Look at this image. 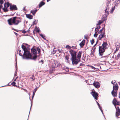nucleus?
<instances>
[{
    "mask_svg": "<svg viewBox=\"0 0 120 120\" xmlns=\"http://www.w3.org/2000/svg\"><path fill=\"white\" fill-rule=\"evenodd\" d=\"M55 64L56 65V66H59L60 64L56 62H55Z\"/></svg>",
    "mask_w": 120,
    "mask_h": 120,
    "instance_id": "30",
    "label": "nucleus"
},
{
    "mask_svg": "<svg viewBox=\"0 0 120 120\" xmlns=\"http://www.w3.org/2000/svg\"><path fill=\"white\" fill-rule=\"evenodd\" d=\"M97 33V32H95V34L94 35V36L96 38L97 37V36L98 35V34H96Z\"/></svg>",
    "mask_w": 120,
    "mask_h": 120,
    "instance_id": "34",
    "label": "nucleus"
},
{
    "mask_svg": "<svg viewBox=\"0 0 120 120\" xmlns=\"http://www.w3.org/2000/svg\"><path fill=\"white\" fill-rule=\"evenodd\" d=\"M104 57H106V56H104Z\"/></svg>",
    "mask_w": 120,
    "mask_h": 120,
    "instance_id": "60",
    "label": "nucleus"
},
{
    "mask_svg": "<svg viewBox=\"0 0 120 120\" xmlns=\"http://www.w3.org/2000/svg\"><path fill=\"white\" fill-rule=\"evenodd\" d=\"M36 21V20H34V21L33 22V23L34 24H35L36 23H35V22Z\"/></svg>",
    "mask_w": 120,
    "mask_h": 120,
    "instance_id": "44",
    "label": "nucleus"
},
{
    "mask_svg": "<svg viewBox=\"0 0 120 120\" xmlns=\"http://www.w3.org/2000/svg\"><path fill=\"white\" fill-rule=\"evenodd\" d=\"M108 45L107 43L105 42L102 44V46H99V52L100 56H101L103 55V53L105 51V49L108 47Z\"/></svg>",
    "mask_w": 120,
    "mask_h": 120,
    "instance_id": "3",
    "label": "nucleus"
},
{
    "mask_svg": "<svg viewBox=\"0 0 120 120\" xmlns=\"http://www.w3.org/2000/svg\"><path fill=\"white\" fill-rule=\"evenodd\" d=\"M120 3V0L116 1L115 3V6H117Z\"/></svg>",
    "mask_w": 120,
    "mask_h": 120,
    "instance_id": "12",
    "label": "nucleus"
},
{
    "mask_svg": "<svg viewBox=\"0 0 120 120\" xmlns=\"http://www.w3.org/2000/svg\"><path fill=\"white\" fill-rule=\"evenodd\" d=\"M82 64V63H80V66H81Z\"/></svg>",
    "mask_w": 120,
    "mask_h": 120,
    "instance_id": "55",
    "label": "nucleus"
},
{
    "mask_svg": "<svg viewBox=\"0 0 120 120\" xmlns=\"http://www.w3.org/2000/svg\"><path fill=\"white\" fill-rule=\"evenodd\" d=\"M35 28L36 32L38 33L40 32V29L38 27L36 26Z\"/></svg>",
    "mask_w": 120,
    "mask_h": 120,
    "instance_id": "17",
    "label": "nucleus"
},
{
    "mask_svg": "<svg viewBox=\"0 0 120 120\" xmlns=\"http://www.w3.org/2000/svg\"><path fill=\"white\" fill-rule=\"evenodd\" d=\"M97 26V27L95 29V30L96 31H98L100 28V26Z\"/></svg>",
    "mask_w": 120,
    "mask_h": 120,
    "instance_id": "22",
    "label": "nucleus"
},
{
    "mask_svg": "<svg viewBox=\"0 0 120 120\" xmlns=\"http://www.w3.org/2000/svg\"><path fill=\"white\" fill-rule=\"evenodd\" d=\"M91 44L92 45L94 42V40L93 39H92V40H91Z\"/></svg>",
    "mask_w": 120,
    "mask_h": 120,
    "instance_id": "36",
    "label": "nucleus"
},
{
    "mask_svg": "<svg viewBox=\"0 0 120 120\" xmlns=\"http://www.w3.org/2000/svg\"><path fill=\"white\" fill-rule=\"evenodd\" d=\"M112 94L113 96H116L117 95L116 91H112Z\"/></svg>",
    "mask_w": 120,
    "mask_h": 120,
    "instance_id": "15",
    "label": "nucleus"
},
{
    "mask_svg": "<svg viewBox=\"0 0 120 120\" xmlns=\"http://www.w3.org/2000/svg\"><path fill=\"white\" fill-rule=\"evenodd\" d=\"M118 49H119V48H118V49L117 48H116V51H117V50H118Z\"/></svg>",
    "mask_w": 120,
    "mask_h": 120,
    "instance_id": "48",
    "label": "nucleus"
},
{
    "mask_svg": "<svg viewBox=\"0 0 120 120\" xmlns=\"http://www.w3.org/2000/svg\"><path fill=\"white\" fill-rule=\"evenodd\" d=\"M85 39H86V37H85Z\"/></svg>",
    "mask_w": 120,
    "mask_h": 120,
    "instance_id": "59",
    "label": "nucleus"
},
{
    "mask_svg": "<svg viewBox=\"0 0 120 120\" xmlns=\"http://www.w3.org/2000/svg\"><path fill=\"white\" fill-rule=\"evenodd\" d=\"M90 94L95 99L98 100L97 97L98 94L95 91H92L91 92Z\"/></svg>",
    "mask_w": 120,
    "mask_h": 120,
    "instance_id": "6",
    "label": "nucleus"
},
{
    "mask_svg": "<svg viewBox=\"0 0 120 120\" xmlns=\"http://www.w3.org/2000/svg\"><path fill=\"white\" fill-rule=\"evenodd\" d=\"M116 81L115 80L112 81L111 83L112 84H113L114 83H115Z\"/></svg>",
    "mask_w": 120,
    "mask_h": 120,
    "instance_id": "40",
    "label": "nucleus"
},
{
    "mask_svg": "<svg viewBox=\"0 0 120 120\" xmlns=\"http://www.w3.org/2000/svg\"><path fill=\"white\" fill-rule=\"evenodd\" d=\"M36 50L38 51V53H39L40 52V49L39 48H36Z\"/></svg>",
    "mask_w": 120,
    "mask_h": 120,
    "instance_id": "31",
    "label": "nucleus"
},
{
    "mask_svg": "<svg viewBox=\"0 0 120 120\" xmlns=\"http://www.w3.org/2000/svg\"><path fill=\"white\" fill-rule=\"evenodd\" d=\"M31 13H32L33 14V15H34L36 13L34 11V10H32L31 11Z\"/></svg>",
    "mask_w": 120,
    "mask_h": 120,
    "instance_id": "26",
    "label": "nucleus"
},
{
    "mask_svg": "<svg viewBox=\"0 0 120 120\" xmlns=\"http://www.w3.org/2000/svg\"><path fill=\"white\" fill-rule=\"evenodd\" d=\"M103 21H102L99 20L98 22V23H97V26H98L99 25L101 24L102 22Z\"/></svg>",
    "mask_w": 120,
    "mask_h": 120,
    "instance_id": "20",
    "label": "nucleus"
},
{
    "mask_svg": "<svg viewBox=\"0 0 120 120\" xmlns=\"http://www.w3.org/2000/svg\"><path fill=\"white\" fill-rule=\"evenodd\" d=\"M66 48L68 49H70L71 47L69 45H67L66 46Z\"/></svg>",
    "mask_w": 120,
    "mask_h": 120,
    "instance_id": "38",
    "label": "nucleus"
},
{
    "mask_svg": "<svg viewBox=\"0 0 120 120\" xmlns=\"http://www.w3.org/2000/svg\"><path fill=\"white\" fill-rule=\"evenodd\" d=\"M37 56L36 55H34V56L33 57V59L35 60L37 58Z\"/></svg>",
    "mask_w": 120,
    "mask_h": 120,
    "instance_id": "33",
    "label": "nucleus"
},
{
    "mask_svg": "<svg viewBox=\"0 0 120 120\" xmlns=\"http://www.w3.org/2000/svg\"><path fill=\"white\" fill-rule=\"evenodd\" d=\"M30 79H32L33 81L35 79V78L34 77H30Z\"/></svg>",
    "mask_w": 120,
    "mask_h": 120,
    "instance_id": "43",
    "label": "nucleus"
},
{
    "mask_svg": "<svg viewBox=\"0 0 120 120\" xmlns=\"http://www.w3.org/2000/svg\"><path fill=\"white\" fill-rule=\"evenodd\" d=\"M80 45V46L81 47H82V46H83L84 45V43H83V42H82L79 44Z\"/></svg>",
    "mask_w": 120,
    "mask_h": 120,
    "instance_id": "27",
    "label": "nucleus"
},
{
    "mask_svg": "<svg viewBox=\"0 0 120 120\" xmlns=\"http://www.w3.org/2000/svg\"><path fill=\"white\" fill-rule=\"evenodd\" d=\"M21 21L19 20H16V19L15 21V25H17L19 23L21 22Z\"/></svg>",
    "mask_w": 120,
    "mask_h": 120,
    "instance_id": "19",
    "label": "nucleus"
},
{
    "mask_svg": "<svg viewBox=\"0 0 120 120\" xmlns=\"http://www.w3.org/2000/svg\"><path fill=\"white\" fill-rule=\"evenodd\" d=\"M14 33L16 35H17V33H16L15 32H14Z\"/></svg>",
    "mask_w": 120,
    "mask_h": 120,
    "instance_id": "56",
    "label": "nucleus"
},
{
    "mask_svg": "<svg viewBox=\"0 0 120 120\" xmlns=\"http://www.w3.org/2000/svg\"><path fill=\"white\" fill-rule=\"evenodd\" d=\"M39 35L44 39H45V37L44 35L41 34H40Z\"/></svg>",
    "mask_w": 120,
    "mask_h": 120,
    "instance_id": "23",
    "label": "nucleus"
},
{
    "mask_svg": "<svg viewBox=\"0 0 120 120\" xmlns=\"http://www.w3.org/2000/svg\"><path fill=\"white\" fill-rule=\"evenodd\" d=\"M97 42H98V41H97L96 44L95 45H94V46H95L96 45V44H97Z\"/></svg>",
    "mask_w": 120,
    "mask_h": 120,
    "instance_id": "53",
    "label": "nucleus"
},
{
    "mask_svg": "<svg viewBox=\"0 0 120 120\" xmlns=\"http://www.w3.org/2000/svg\"><path fill=\"white\" fill-rule=\"evenodd\" d=\"M120 96L119 97V98H120Z\"/></svg>",
    "mask_w": 120,
    "mask_h": 120,
    "instance_id": "58",
    "label": "nucleus"
},
{
    "mask_svg": "<svg viewBox=\"0 0 120 120\" xmlns=\"http://www.w3.org/2000/svg\"><path fill=\"white\" fill-rule=\"evenodd\" d=\"M35 94L34 93H33V96H34V95H35Z\"/></svg>",
    "mask_w": 120,
    "mask_h": 120,
    "instance_id": "49",
    "label": "nucleus"
},
{
    "mask_svg": "<svg viewBox=\"0 0 120 120\" xmlns=\"http://www.w3.org/2000/svg\"><path fill=\"white\" fill-rule=\"evenodd\" d=\"M109 7L108 6V5H107L106 7V9H105V13L106 15H108L109 13V12L108 11L109 10Z\"/></svg>",
    "mask_w": 120,
    "mask_h": 120,
    "instance_id": "11",
    "label": "nucleus"
},
{
    "mask_svg": "<svg viewBox=\"0 0 120 120\" xmlns=\"http://www.w3.org/2000/svg\"><path fill=\"white\" fill-rule=\"evenodd\" d=\"M26 16L27 18L29 19H31L33 18V16L31 15L30 14L26 15Z\"/></svg>",
    "mask_w": 120,
    "mask_h": 120,
    "instance_id": "14",
    "label": "nucleus"
},
{
    "mask_svg": "<svg viewBox=\"0 0 120 120\" xmlns=\"http://www.w3.org/2000/svg\"><path fill=\"white\" fill-rule=\"evenodd\" d=\"M37 90V88H35V89H34V91L33 92V93H34L35 94Z\"/></svg>",
    "mask_w": 120,
    "mask_h": 120,
    "instance_id": "41",
    "label": "nucleus"
},
{
    "mask_svg": "<svg viewBox=\"0 0 120 120\" xmlns=\"http://www.w3.org/2000/svg\"><path fill=\"white\" fill-rule=\"evenodd\" d=\"M45 4V2H43V1H42L39 4V8H40L42 6L44 5Z\"/></svg>",
    "mask_w": 120,
    "mask_h": 120,
    "instance_id": "13",
    "label": "nucleus"
},
{
    "mask_svg": "<svg viewBox=\"0 0 120 120\" xmlns=\"http://www.w3.org/2000/svg\"><path fill=\"white\" fill-rule=\"evenodd\" d=\"M118 88V86L117 84H116L115 85L113 86V90L112 91H117Z\"/></svg>",
    "mask_w": 120,
    "mask_h": 120,
    "instance_id": "8",
    "label": "nucleus"
},
{
    "mask_svg": "<svg viewBox=\"0 0 120 120\" xmlns=\"http://www.w3.org/2000/svg\"><path fill=\"white\" fill-rule=\"evenodd\" d=\"M17 75V73L16 72H15V75H14L15 76H16Z\"/></svg>",
    "mask_w": 120,
    "mask_h": 120,
    "instance_id": "46",
    "label": "nucleus"
},
{
    "mask_svg": "<svg viewBox=\"0 0 120 120\" xmlns=\"http://www.w3.org/2000/svg\"><path fill=\"white\" fill-rule=\"evenodd\" d=\"M85 40H84L82 42H83V43H84L85 42Z\"/></svg>",
    "mask_w": 120,
    "mask_h": 120,
    "instance_id": "52",
    "label": "nucleus"
},
{
    "mask_svg": "<svg viewBox=\"0 0 120 120\" xmlns=\"http://www.w3.org/2000/svg\"><path fill=\"white\" fill-rule=\"evenodd\" d=\"M100 31H99L98 33L99 34V36L98 39L99 40H101L103 38L105 37V32H100Z\"/></svg>",
    "mask_w": 120,
    "mask_h": 120,
    "instance_id": "5",
    "label": "nucleus"
},
{
    "mask_svg": "<svg viewBox=\"0 0 120 120\" xmlns=\"http://www.w3.org/2000/svg\"><path fill=\"white\" fill-rule=\"evenodd\" d=\"M117 56L118 57L120 56V53H119L117 55Z\"/></svg>",
    "mask_w": 120,
    "mask_h": 120,
    "instance_id": "45",
    "label": "nucleus"
},
{
    "mask_svg": "<svg viewBox=\"0 0 120 120\" xmlns=\"http://www.w3.org/2000/svg\"><path fill=\"white\" fill-rule=\"evenodd\" d=\"M120 114V112H116V116H119Z\"/></svg>",
    "mask_w": 120,
    "mask_h": 120,
    "instance_id": "29",
    "label": "nucleus"
},
{
    "mask_svg": "<svg viewBox=\"0 0 120 120\" xmlns=\"http://www.w3.org/2000/svg\"><path fill=\"white\" fill-rule=\"evenodd\" d=\"M15 84L16 83L15 82H13L11 83V84L13 86H15Z\"/></svg>",
    "mask_w": 120,
    "mask_h": 120,
    "instance_id": "37",
    "label": "nucleus"
},
{
    "mask_svg": "<svg viewBox=\"0 0 120 120\" xmlns=\"http://www.w3.org/2000/svg\"><path fill=\"white\" fill-rule=\"evenodd\" d=\"M110 3V0H107V4H109Z\"/></svg>",
    "mask_w": 120,
    "mask_h": 120,
    "instance_id": "35",
    "label": "nucleus"
},
{
    "mask_svg": "<svg viewBox=\"0 0 120 120\" xmlns=\"http://www.w3.org/2000/svg\"><path fill=\"white\" fill-rule=\"evenodd\" d=\"M34 10V11L35 12V13H36V12L37 11V9H36V10Z\"/></svg>",
    "mask_w": 120,
    "mask_h": 120,
    "instance_id": "47",
    "label": "nucleus"
},
{
    "mask_svg": "<svg viewBox=\"0 0 120 120\" xmlns=\"http://www.w3.org/2000/svg\"><path fill=\"white\" fill-rule=\"evenodd\" d=\"M71 56V60L72 61L73 65H76L80 61V58L82 54V52L79 51L78 53L77 57L76 56V52L73 50H71L69 51Z\"/></svg>",
    "mask_w": 120,
    "mask_h": 120,
    "instance_id": "1",
    "label": "nucleus"
},
{
    "mask_svg": "<svg viewBox=\"0 0 120 120\" xmlns=\"http://www.w3.org/2000/svg\"><path fill=\"white\" fill-rule=\"evenodd\" d=\"M31 107H30V109H31Z\"/></svg>",
    "mask_w": 120,
    "mask_h": 120,
    "instance_id": "61",
    "label": "nucleus"
},
{
    "mask_svg": "<svg viewBox=\"0 0 120 120\" xmlns=\"http://www.w3.org/2000/svg\"><path fill=\"white\" fill-rule=\"evenodd\" d=\"M10 8L11 10H17V9L16 6L14 5H10Z\"/></svg>",
    "mask_w": 120,
    "mask_h": 120,
    "instance_id": "7",
    "label": "nucleus"
},
{
    "mask_svg": "<svg viewBox=\"0 0 120 120\" xmlns=\"http://www.w3.org/2000/svg\"><path fill=\"white\" fill-rule=\"evenodd\" d=\"M115 6H114V7H112V8L110 11V13H112L114 11L115 9Z\"/></svg>",
    "mask_w": 120,
    "mask_h": 120,
    "instance_id": "21",
    "label": "nucleus"
},
{
    "mask_svg": "<svg viewBox=\"0 0 120 120\" xmlns=\"http://www.w3.org/2000/svg\"><path fill=\"white\" fill-rule=\"evenodd\" d=\"M116 102L117 101H116V100L115 99H114L113 101V103L115 105V104H116Z\"/></svg>",
    "mask_w": 120,
    "mask_h": 120,
    "instance_id": "32",
    "label": "nucleus"
},
{
    "mask_svg": "<svg viewBox=\"0 0 120 120\" xmlns=\"http://www.w3.org/2000/svg\"><path fill=\"white\" fill-rule=\"evenodd\" d=\"M3 3V0H0V3L1 4H2Z\"/></svg>",
    "mask_w": 120,
    "mask_h": 120,
    "instance_id": "42",
    "label": "nucleus"
},
{
    "mask_svg": "<svg viewBox=\"0 0 120 120\" xmlns=\"http://www.w3.org/2000/svg\"><path fill=\"white\" fill-rule=\"evenodd\" d=\"M96 102H97V103L98 105V106L99 107V108L101 110V112H102V114H103V111L101 109V108L100 107V105L99 104V103L97 101H96Z\"/></svg>",
    "mask_w": 120,
    "mask_h": 120,
    "instance_id": "18",
    "label": "nucleus"
},
{
    "mask_svg": "<svg viewBox=\"0 0 120 120\" xmlns=\"http://www.w3.org/2000/svg\"><path fill=\"white\" fill-rule=\"evenodd\" d=\"M105 28L103 27L99 31H101L100 32H105Z\"/></svg>",
    "mask_w": 120,
    "mask_h": 120,
    "instance_id": "24",
    "label": "nucleus"
},
{
    "mask_svg": "<svg viewBox=\"0 0 120 120\" xmlns=\"http://www.w3.org/2000/svg\"><path fill=\"white\" fill-rule=\"evenodd\" d=\"M34 96H32V98H34Z\"/></svg>",
    "mask_w": 120,
    "mask_h": 120,
    "instance_id": "57",
    "label": "nucleus"
},
{
    "mask_svg": "<svg viewBox=\"0 0 120 120\" xmlns=\"http://www.w3.org/2000/svg\"><path fill=\"white\" fill-rule=\"evenodd\" d=\"M31 51L34 54V55H36L37 51L36 48H33L31 49Z\"/></svg>",
    "mask_w": 120,
    "mask_h": 120,
    "instance_id": "10",
    "label": "nucleus"
},
{
    "mask_svg": "<svg viewBox=\"0 0 120 120\" xmlns=\"http://www.w3.org/2000/svg\"><path fill=\"white\" fill-rule=\"evenodd\" d=\"M93 85L96 88H98L100 86V84L99 82H96L93 83Z\"/></svg>",
    "mask_w": 120,
    "mask_h": 120,
    "instance_id": "9",
    "label": "nucleus"
},
{
    "mask_svg": "<svg viewBox=\"0 0 120 120\" xmlns=\"http://www.w3.org/2000/svg\"><path fill=\"white\" fill-rule=\"evenodd\" d=\"M90 66L94 70H95V67H93V66Z\"/></svg>",
    "mask_w": 120,
    "mask_h": 120,
    "instance_id": "39",
    "label": "nucleus"
},
{
    "mask_svg": "<svg viewBox=\"0 0 120 120\" xmlns=\"http://www.w3.org/2000/svg\"><path fill=\"white\" fill-rule=\"evenodd\" d=\"M21 47L24 51L23 55H22L23 52H21V50H20L19 51V55L22 56L23 59H31V55L25 46L22 45Z\"/></svg>",
    "mask_w": 120,
    "mask_h": 120,
    "instance_id": "2",
    "label": "nucleus"
},
{
    "mask_svg": "<svg viewBox=\"0 0 120 120\" xmlns=\"http://www.w3.org/2000/svg\"><path fill=\"white\" fill-rule=\"evenodd\" d=\"M10 5V4L9 3H5L4 4V6L5 8H8Z\"/></svg>",
    "mask_w": 120,
    "mask_h": 120,
    "instance_id": "16",
    "label": "nucleus"
},
{
    "mask_svg": "<svg viewBox=\"0 0 120 120\" xmlns=\"http://www.w3.org/2000/svg\"><path fill=\"white\" fill-rule=\"evenodd\" d=\"M2 5H0V8H2Z\"/></svg>",
    "mask_w": 120,
    "mask_h": 120,
    "instance_id": "50",
    "label": "nucleus"
},
{
    "mask_svg": "<svg viewBox=\"0 0 120 120\" xmlns=\"http://www.w3.org/2000/svg\"><path fill=\"white\" fill-rule=\"evenodd\" d=\"M17 18V17H15L8 19V24L10 25H12V23L15 24L16 19Z\"/></svg>",
    "mask_w": 120,
    "mask_h": 120,
    "instance_id": "4",
    "label": "nucleus"
},
{
    "mask_svg": "<svg viewBox=\"0 0 120 120\" xmlns=\"http://www.w3.org/2000/svg\"><path fill=\"white\" fill-rule=\"evenodd\" d=\"M25 7H24L23 8V9L24 10L25 9Z\"/></svg>",
    "mask_w": 120,
    "mask_h": 120,
    "instance_id": "54",
    "label": "nucleus"
},
{
    "mask_svg": "<svg viewBox=\"0 0 120 120\" xmlns=\"http://www.w3.org/2000/svg\"><path fill=\"white\" fill-rule=\"evenodd\" d=\"M3 10L5 12L7 11H8L7 8H5V7L4 8H3Z\"/></svg>",
    "mask_w": 120,
    "mask_h": 120,
    "instance_id": "25",
    "label": "nucleus"
},
{
    "mask_svg": "<svg viewBox=\"0 0 120 120\" xmlns=\"http://www.w3.org/2000/svg\"><path fill=\"white\" fill-rule=\"evenodd\" d=\"M65 58L66 60V61L68 63V59H69V57L67 56H65Z\"/></svg>",
    "mask_w": 120,
    "mask_h": 120,
    "instance_id": "28",
    "label": "nucleus"
},
{
    "mask_svg": "<svg viewBox=\"0 0 120 120\" xmlns=\"http://www.w3.org/2000/svg\"><path fill=\"white\" fill-rule=\"evenodd\" d=\"M68 71L69 70L68 69H67V70H66V71Z\"/></svg>",
    "mask_w": 120,
    "mask_h": 120,
    "instance_id": "51",
    "label": "nucleus"
}]
</instances>
